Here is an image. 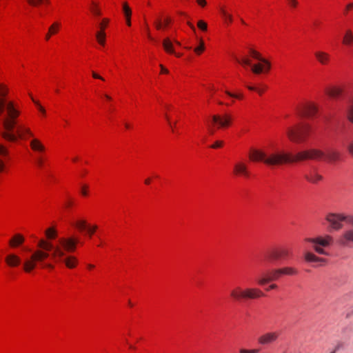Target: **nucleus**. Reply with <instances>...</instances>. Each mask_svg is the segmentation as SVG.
<instances>
[{"label":"nucleus","mask_w":353,"mask_h":353,"mask_svg":"<svg viewBox=\"0 0 353 353\" xmlns=\"http://www.w3.org/2000/svg\"><path fill=\"white\" fill-rule=\"evenodd\" d=\"M305 259L307 262H324L323 258L317 257L313 253L307 252L305 254Z\"/></svg>","instance_id":"23"},{"label":"nucleus","mask_w":353,"mask_h":353,"mask_svg":"<svg viewBox=\"0 0 353 353\" xmlns=\"http://www.w3.org/2000/svg\"><path fill=\"white\" fill-rule=\"evenodd\" d=\"M171 20L169 18H166L164 20V25L166 26L170 23Z\"/></svg>","instance_id":"61"},{"label":"nucleus","mask_w":353,"mask_h":353,"mask_svg":"<svg viewBox=\"0 0 353 353\" xmlns=\"http://www.w3.org/2000/svg\"><path fill=\"white\" fill-rule=\"evenodd\" d=\"M348 119L353 123V105L350 108L348 111Z\"/></svg>","instance_id":"43"},{"label":"nucleus","mask_w":353,"mask_h":353,"mask_svg":"<svg viewBox=\"0 0 353 353\" xmlns=\"http://www.w3.org/2000/svg\"><path fill=\"white\" fill-rule=\"evenodd\" d=\"M289 251L284 248H277L272 250L270 253V258L274 260L285 259L288 255Z\"/></svg>","instance_id":"16"},{"label":"nucleus","mask_w":353,"mask_h":353,"mask_svg":"<svg viewBox=\"0 0 353 353\" xmlns=\"http://www.w3.org/2000/svg\"><path fill=\"white\" fill-rule=\"evenodd\" d=\"M5 163L2 160L0 159V172H3L5 169Z\"/></svg>","instance_id":"54"},{"label":"nucleus","mask_w":353,"mask_h":353,"mask_svg":"<svg viewBox=\"0 0 353 353\" xmlns=\"http://www.w3.org/2000/svg\"><path fill=\"white\" fill-rule=\"evenodd\" d=\"M197 26L198 28L203 30V31H206L207 30V28H208V25L207 23L204 21H202V20H199L197 23Z\"/></svg>","instance_id":"36"},{"label":"nucleus","mask_w":353,"mask_h":353,"mask_svg":"<svg viewBox=\"0 0 353 353\" xmlns=\"http://www.w3.org/2000/svg\"><path fill=\"white\" fill-rule=\"evenodd\" d=\"M155 26L157 30H161L162 28V23L160 19H158L155 22Z\"/></svg>","instance_id":"48"},{"label":"nucleus","mask_w":353,"mask_h":353,"mask_svg":"<svg viewBox=\"0 0 353 353\" xmlns=\"http://www.w3.org/2000/svg\"><path fill=\"white\" fill-rule=\"evenodd\" d=\"M32 101L34 102L35 104H37L38 105V108H39V111L41 112H42L43 114H45V112H46L45 109L41 105H40L37 101H35L33 99H32Z\"/></svg>","instance_id":"49"},{"label":"nucleus","mask_w":353,"mask_h":353,"mask_svg":"<svg viewBox=\"0 0 353 353\" xmlns=\"http://www.w3.org/2000/svg\"><path fill=\"white\" fill-rule=\"evenodd\" d=\"M45 234L48 240H53L56 239L57 236V232L54 227H51L45 231Z\"/></svg>","instance_id":"26"},{"label":"nucleus","mask_w":353,"mask_h":353,"mask_svg":"<svg viewBox=\"0 0 353 353\" xmlns=\"http://www.w3.org/2000/svg\"><path fill=\"white\" fill-rule=\"evenodd\" d=\"M37 163L38 164L39 166L41 167L42 165H43V161L41 159V158H38L37 159Z\"/></svg>","instance_id":"56"},{"label":"nucleus","mask_w":353,"mask_h":353,"mask_svg":"<svg viewBox=\"0 0 353 353\" xmlns=\"http://www.w3.org/2000/svg\"><path fill=\"white\" fill-rule=\"evenodd\" d=\"M343 43L347 46L353 43V33L350 30L346 31L343 39Z\"/></svg>","instance_id":"27"},{"label":"nucleus","mask_w":353,"mask_h":353,"mask_svg":"<svg viewBox=\"0 0 353 353\" xmlns=\"http://www.w3.org/2000/svg\"><path fill=\"white\" fill-rule=\"evenodd\" d=\"M312 149H314V148H310V149H307V150H312ZM315 150H319L320 151H321L323 153V155L318 159H308L307 160H313V161H318V160H321L323 158H326V159L330 162V163H335L336 161H341V153L336 150V149H331V150H329L327 151V152L325 154L324 151L319 149V148H315ZM307 159H305V161H306Z\"/></svg>","instance_id":"9"},{"label":"nucleus","mask_w":353,"mask_h":353,"mask_svg":"<svg viewBox=\"0 0 353 353\" xmlns=\"http://www.w3.org/2000/svg\"><path fill=\"white\" fill-rule=\"evenodd\" d=\"M32 101L34 102L35 104H37L38 105V108H39V111L41 112H42L43 114H45V112H46L45 109L41 105H40L37 101H35L33 99H32Z\"/></svg>","instance_id":"50"},{"label":"nucleus","mask_w":353,"mask_h":353,"mask_svg":"<svg viewBox=\"0 0 353 353\" xmlns=\"http://www.w3.org/2000/svg\"><path fill=\"white\" fill-rule=\"evenodd\" d=\"M250 54L252 58L261 61L262 63L252 64L251 61L245 57L243 59H239L234 57V58L236 62L243 65V66H250L251 70L256 74H259L263 71H268L270 70V63L268 60L263 59L259 52L253 49H250Z\"/></svg>","instance_id":"4"},{"label":"nucleus","mask_w":353,"mask_h":353,"mask_svg":"<svg viewBox=\"0 0 353 353\" xmlns=\"http://www.w3.org/2000/svg\"><path fill=\"white\" fill-rule=\"evenodd\" d=\"M225 94H228V96L231 97H233V98H236V99H241L242 98V95L241 94H233L228 90L225 91Z\"/></svg>","instance_id":"40"},{"label":"nucleus","mask_w":353,"mask_h":353,"mask_svg":"<svg viewBox=\"0 0 353 353\" xmlns=\"http://www.w3.org/2000/svg\"><path fill=\"white\" fill-rule=\"evenodd\" d=\"M222 14L225 17L230 23L232 21V17L230 14H228L223 9L221 10Z\"/></svg>","instance_id":"38"},{"label":"nucleus","mask_w":353,"mask_h":353,"mask_svg":"<svg viewBox=\"0 0 353 353\" xmlns=\"http://www.w3.org/2000/svg\"><path fill=\"white\" fill-rule=\"evenodd\" d=\"M12 103V102H9L7 104H6V102L3 99H0V115L2 114L3 110L6 108L8 111L7 107L8 104Z\"/></svg>","instance_id":"37"},{"label":"nucleus","mask_w":353,"mask_h":353,"mask_svg":"<svg viewBox=\"0 0 353 353\" xmlns=\"http://www.w3.org/2000/svg\"><path fill=\"white\" fill-rule=\"evenodd\" d=\"M176 122H174V123L172 124V123H171V121H170V123H168V124H169V125L170 126V128H171V129H172V132H174V127H175V125H176Z\"/></svg>","instance_id":"59"},{"label":"nucleus","mask_w":353,"mask_h":353,"mask_svg":"<svg viewBox=\"0 0 353 353\" xmlns=\"http://www.w3.org/2000/svg\"><path fill=\"white\" fill-rule=\"evenodd\" d=\"M248 88L252 91H256L259 94H261L263 92V89L256 88L254 86H248Z\"/></svg>","instance_id":"42"},{"label":"nucleus","mask_w":353,"mask_h":353,"mask_svg":"<svg viewBox=\"0 0 353 353\" xmlns=\"http://www.w3.org/2000/svg\"><path fill=\"white\" fill-rule=\"evenodd\" d=\"M108 23V20L107 19H103L102 22L100 24L101 31H104L105 26Z\"/></svg>","instance_id":"45"},{"label":"nucleus","mask_w":353,"mask_h":353,"mask_svg":"<svg viewBox=\"0 0 353 353\" xmlns=\"http://www.w3.org/2000/svg\"><path fill=\"white\" fill-rule=\"evenodd\" d=\"M123 12L125 16V18L131 17L132 11L127 3H123Z\"/></svg>","instance_id":"33"},{"label":"nucleus","mask_w":353,"mask_h":353,"mask_svg":"<svg viewBox=\"0 0 353 353\" xmlns=\"http://www.w3.org/2000/svg\"><path fill=\"white\" fill-rule=\"evenodd\" d=\"M5 261L8 266L16 267L21 264V260L18 254L8 253L5 258Z\"/></svg>","instance_id":"14"},{"label":"nucleus","mask_w":353,"mask_h":353,"mask_svg":"<svg viewBox=\"0 0 353 353\" xmlns=\"http://www.w3.org/2000/svg\"><path fill=\"white\" fill-rule=\"evenodd\" d=\"M346 222L350 223L352 225H353V216H347L346 215Z\"/></svg>","instance_id":"51"},{"label":"nucleus","mask_w":353,"mask_h":353,"mask_svg":"<svg viewBox=\"0 0 353 353\" xmlns=\"http://www.w3.org/2000/svg\"><path fill=\"white\" fill-rule=\"evenodd\" d=\"M223 142L222 141H216L213 145H211L212 148L216 149L222 147Z\"/></svg>","instance_id":"39"},{"label":"nucleus","mask_w":353,"mask_h":353,"mask_svg":"<svg viewBox=\"0 0 353 353\" xmlns=\"http://www.w3.org/2000/svg\"><path fill=\"white\" fill-rule=\"evenodd\" d=\"M196 1L201 6L203 7L206 5L205 0H196Z\"/></svg>","instance_id":"55"},{"label":"nucleus","mask_w":353,"mask_h":353,"mask_svg":"<svg viewBox=\"0 0 353 353\" xmlns=\"http://www.w3.org/2000/svg\"><path fill=\"white\" fill-rule=\"evenodd\" d=\"M8 117L3 120V125L6 131L1 132V136L9 141L15 142L19 139H25L26 137H33V133L30 129L24 125H18L17 126L16 134L13 132L14 127L17 125L16 118L19 115V112L17 110L13 104H8Z\"/></svg>","instance_id":"3"},{"label":"nucleus","mask_w":353,"mask_h":353,"mask_svg":"<svg viewBox=\"0 0 353 353\" xmlns=\"http://www.w3.org/2000/svg\"><path fill=\"white\" fill-rule=\"evenodd\" d=\"M145 32H147V34H148V38H149L150 40H153V38L150 36V30H149V28H148V26H146V30H145Z\"/></svg>","instance_id":"58"},{"label":"nucleus","mask_w":353,"mask_h":353,"mask_svg":"<svg viewBox=\"0 0 353 353\" xmlns=\"http://www.w3.org/2000/svg\"><path fill=\"white\" fill-rule=\"evenodd\" d=\"M28 2L30 5L32 6H38L39 4H41L43 2H46V3H48V1H44V0H28Z\"/></svg>","instance_id":"35"},{"label":"nucleus","mask_w":353,"mask_h":353,"mask_svg":"<svg viewBox=\"0 0 353 353\" xmlns=\"http://www.w3.org/2000/svg\"><path fill=\"white\" fill-rule=\"evenodd\" d=\"M352 8H353V3H348L346 6V10H350Z\"/></svg>","instance_id":"60"},{"label":"nucleus","mask_w":353,"mask_h":353,"mask_svg":"<svg viewBox=\"0 0 353 353\" xmlns=\"http://www.w3.org/2000/svg\"><path fill=\"white\" fill-rule=\"evenodd\" d=\"M92 75L93 78H94V79H100L102 81L104 80V79L101 76H100L99 74H98L97 73H96L94 71L92 72Z\"/></svg>","instance_id":"46"},{"label":"nucleus","mask_w":353,"mask_h":353,"mask_svg":"<svg viewBox=\"0 0 353 353\" xmlns=\"http://www.w3.org/2000/svg\"><path fill=\"white\" fill-rule=\"evenodd\" d=\"M205 46H204V42L202 39H200V45L194 48V52L196 54H200L201 52L204 50Z\"/></svg>","instance_id":"34"},{"label":"nucleus","mask_w":353,"mask_h":353,"mask_svg":"<svg viewBox=\"0 0 353 353\" xmlns=\"http://www.w3.org/2000/svg\"><path fill=\"white\" fill-rule=\"evenodd\" d=\"M60 27V23L59 22H54L52 24V26L49 28L48 32L46 35V39H50L52 34H56L59 28Z\"/></svg>","instance_id":"24"},{"label":"nucleus","mask_w":353,"mask_h":353,"mask_svg":"<svg viewBox=\"0 0 353 353\" xmlns=\"http://www.w3.org/2000/svg\"><path fill=\"white\" fill-rule=\"evenodd\" d=\"M234 172L236 174L243 175L245 177H248L250 176L248 167L243 162H238L234 165Z\"/></svg>","instance_id":"15"},{"label":"nucleus","mask_w":353,"mask_h":353,"mask_svg":"<svg viewBox=\"0 0 353 353\" xmlns=\"http://www.w3.org/2000/svg\"><path fill=\"white\" fill-rule=\"evenodd\" d=\"M74 249V244H63L61 247L54 244H39L38 249L24 262V270L30 272L35 268L37 263H42L48 259L61 258L65 256V252H72Z\"/></svg>","instance_id":"2"},{"label":"nucleus","mask_w":353,"mask_h":353,"mask_svg":"<svg viewBox=\"0 0 353 353\" xmlns=\"http://www.w3.org/2000/svg\"><path fill=\"white\" fill-rule=\"evenodd\" d=\"M96 37L99 44L104 46L105 39V33L104 31H99L96 33Z\"/></svg>","instance_id":"30"},{"label":"nucleus","mask_w":353,"mask_h":353,"mask_svg":"<svg viewBox=\"0 0 353 353\" xmlns=\"http://www.w3.org/2000/svg\"><path fill=\"white\" fill-rule=\"evenodd\" d=\"M314 251L319 254L330 255V244H314Z\"/></svg>","instance_id":"17"},{"label":"nucleus","mask_w":353,"mask_h":353,"mask_svg":"<svg viewBox=\"0 0 353 353\" xmlns=\"http://www.w3.org/2000/svg\"><path fill=\"white\" fill-rule=\"evenodd\" d=\"M325 92L329 97L332 98H337L340 96L342 92V90L338 87H332L327 88Z\"/></svg>","instance_id":"22"},{"label":"nucleus","mask_w":353,"mask_h":353,"mask_svg":"<svg viewBox=\"0 0 353 353\" xmlns=\"http://www.w3.org/2000/svg\"><path fill=\"white\" fill-rule=\"evenodd\" d=\"M278 288L277 285L276 284H272L269 286V288L267 289L268 290H274V289H276Z\"/></svg>","instance_id":"57"},{"label":"nucleus","mask_w":353,"mask_h":353,"mask_svg":"<svg viewBox=\"0 0 353 353\" xmlns=\"http://www.w3.org/2000/svg\"><path fill=\"white\" fill-rule=\"evenodd\" d=\"M296 111L301 117H313L317 112V108L312 103L305 104L297 107Z\"/></svg>","instance_id":"11"},{"label":"nucleus","mask_w":353,"mask_h":353,"mask_svg":"<svg viewBox=\"0 0 353 353\" xmlns=\"http://www.w3.org/2000/svg\"><path fill=\"white\" fill-rule=\"evenodd\" d=\"M334 241L331 235L325 234L324 236H318L316 239H313L312 243H330Z\"/></svg>","instance_id":"25"},{"label":"nucleus","mask_w":353,"mask_h":353,"mask_svg":"<svg viewBox=\"0 0 353 353\" xmlns=\"http://www.w3.org/2000/svg\"><path fill=\"white\" fill-rule=\"evenodd\" d=\"M259 349H252L250 350V353H259Z\"/></svg>","instance_id":"64"},{"label":"nucleus","mask_w":353,"mask_h":353,"mask_svg":"<svg viewBox=\"0 0 353 353\" xmlns=\"http://www.w3.org/2000/svg\"><path fill=\"white\" fill-rule=\"evenodd\" d=\"M314 56L317 61L322 65H327L330 61V55L323 51H316Z\"/></svg>","instance_id":"19"},{"label":"nucleus","mask_w":353,"mask_h":353,"mask_svg":"<svg viewBox=\"0 0 353 353\" xmlns=\"http://www.w3.org/2000/svg\"><path fill=\"white\" fill-rule=\"evenodd\" d=\"M72 226L81 232L87 240H91L98 229L97 225H91L83 218L77 219L72 223Z\"/></svg>","instance_id":"8"},{"label":"nucleus","mask_w":353,"mask_h":353,"mask_svg":"<svg viewBox=\"0 0 353 353\" xmlns=\"http://www.w3.org/2000/svg\"><path fill=\"white\" fill-rule=\"evenodd\" d=\"M240 353H250V350L241 349Z\"/></svg>","instance_id":"62"},{"label":"nucleus","mask_w":353,"mask_h":353,"mask_svg":"<svg viewBox=\"0 0 353 353\" xmlns=\"http://www.w3.org/2000/svg\"><path fill=\"white\" fill-rule=\"evenodd\" d=\"M281 274H287V275H296L298 274V270L294 268L287 267L279 269Z\"/></svg>","instance_id":"29"},{"label":"nucleus","mask_w":353,"mask_h":353,"mask_svg":"<svg viewBox=\"0 0 353 353\" xmlns=\"http://www.w3.org/2000/svg\"><path fill=\"white\" fill-rule=\"evenodd\" d=\"M288 1H289L290 4L292 7H296L298 5V1L296 0H288Z\"/></svg>","instance_id":"53"},{"label":"nucleus","mask_w":353,"mask_h":353,"mask_svg":"<svg viewBox=\"0 0 353 353\" xmlns=\"http://www.w3.org/2000/svg\"><path fill=\"white\" fill-rule=\"evenodd\" d=\"M81 194L84 196L87 195V191L85 190V187H83L81 190Z\"/></svg>","instance_id":"63"},{"label":"nucleus","mask_w":353,"mask_h":353,"mask_svg":"<svg viewBox=\"0 0 353 353\" xmlns=\"http://www.w3.org/2000/svg\"><path fill=\"white\" fill-rule=\"evenodd\" d=\"M325 221L329 231H339L346 222V215L343 213L328 212L325 216Z\"/></svg>","instance_id":"7"},{"label":"nucleus","mask_w":353,"mask_h":353,"mask_svg":"<svg viewBox=\"0 0 353 353\" xmlns=\"http://www.w3.org/2000/svg\"><path fill=\"white\" fill-rule=\"evenodd\" d=\"M323 155L321 151L315 149L302 150L294 155L279 150L268 154L263 151L253 150L250 154V159L254 161H263L268 165L274 166L303 161L308 159H318Z\"/></svg>","instance_id":"1"},{"label":"nucleus","mask_w":353,"mask_h":353,"mask_svg":"<svg viewBox=\"0 0 353 353\" xmlns=\"http://www.w3.org/2000/svg\"><path fill=\"white\" fill-rule=\"evenodd\" d=\"M347 151L353 157V141L347 145Z\"/></svg>","instance_id":"44"},{"label":"nucleus","mask_w":353,"mask_h":353,"mask_svg":"<svg viewBox=\"0 0 353 353\" xmlns=\"http://www.w3.org/2000/svg\"><path fill=\"white\" fill-rule=\"evenodd\" d=\"M279 337L276 332H266L258 338V343L261 345H267L275 342Z\"/></svg>","instance_id":"13"},{"label":"nucleus","mask_w":353,"mask_h":353,"mask_svg":"<svg viewBox=\"0 0 353 353\" xmlns=\"http://www.w3.org/2000/svg\"><path fill=\"white\" fill-rule=\"evenodd\" d=\"M343 238L347 241H353V229L345 231L343 234Z\"/></svg>","instance_id":"31"},{"label":"nucleus","mask_w":353,"mask_h":353,"mask_svg":"<svg viewBox=\"0 0 353 353\" xmlns=\"http://www.w3.org/2000/svg\"><path fill=\"white\" fill-rule=\"evenodd\" d=\"M8 154V150L6 148L0 144V155L6 156Z\"/></svg>","instance_id":"41"},{"label":"nucleus","mask_w":353,"mask_h":353,"mask_svg":"<svg viewBox=\"0 0 353 353\" xmlns=\"http://www.w3.org/2000/svg\"><path fill=\"white\" fill-rule=\"evenodd\" d=\"M91 11L93 12L94 14L95 15H100L101 14V12H100V10L97 8L96 7H93L91 8Z\"/></svg>","instance_id":"47"},{"label":"nucleus","mask_w":353,"mask_h":353,"mask_svg":"<svg viewBox=\"0 0 353 353\" xmlns=\"http://www.w3.org/2000/svg\"><path fill=\"white\" fill-rule=\"evenodd\" d=\"M310 130V126L308 124L297 125L288 128L286 134L290 141L294 143H302L306 140Z\"/></svg>","instance_id":"5"},{"label":"nucleus","mask_w":353,"mask_h":353,"mask_svg":"<svg viewBox=\"0 0 353 353\" xmlns=\"http://www.w3.org/2000/svg\"><path fill=\"white\" fill-rule=\"evenodd\" d=\"M231 297L235 301L246 299H258L264 296L263 292L259 288H245L236 287L230 292Z\"/></svg>","instance_id":"6"},{"label":"nucleus","mask_w":353,"mask_h":353,"mask_svg":"<svg viewBox=\"0 0 353 353\" xmlns=\"http://www.w3.org/2000/svg\"><path fill=\"white\" fill-rule=\"evenodd\" d=\"M24 240V237L21 234H17L8 243H23Z\"/></svg>","instance_id":"32"},{"label":"nucleus","mask_w":353,"mask_h":353,"mask_svg":"<svg viewBox=\"0 0 353 353\" xmlns=\"http://www.w3.org/2000/svg\"><path fill=\"white\" fill-rule=\"evenodd\" d=\"M305 178L310 183H317L319 181L322 180L323 176L316 171L312 170L305 175Z\"/></svg>","instance_id":"18"},{"label":"nucleus","mask_w":353,"mask_h":353,"mask_svg":"<svg viewBox=\"0 0 353 353\" xmlns=\"http://www.w3.org/2000/svg\"><path fill=\"white\" fill-rule=\"evenodd\" d=\"M65 265L69 268H73L76 266L77 259L74 256H68L63 260Z\"/></svg>","instance_id":"28"},{"label":"nucleus","mask_w":353,"mask_h":353,"mask_svg":"<svg viewBox=\"0 0 353 353\" xmlns=\"http://www.w3.org/2000/svg\"><path fill=\"white\" fill-rule=\"evenodd\" d=\"M163 46L164 50L171 54H174L176 57H179L181 56V54H176L174 52L173 43L169 38H166L163 41Z\"/></svg>","instance_id":"20"},{"label":"nucleus","mask_w":353,"mask_h":353,"mask_svg":"<svg viewBox=\"0 0 353 353\" xmlns=\"http://www.w3.org/2000/svg\"><path fill=\"white\" fill-rule=\"evenodd\" d=\"M281 275L279 269L272 270L271 272L263 274L261 277L256 279L259 285H264L269 282L276 280Z\"/></svg>","instance_id":"10"},{"label":"nucleus","mask_w":353,"mask_h":353,"mask_svg":"<svg viewBox=\"0 0 353 353\" xmlns=\"http://www.w3.org/2000/svg\"><path fill=\"white\" fill-rule=\"evenodd\" d=\"M30 147L32 150L36 152H43L45 148L41 142L37 139H33L30 141Z\"/></svg>","instance_id":"21"},{"label":"nucleus","mask_w":353,"mask_h":353,"mask_svg":"<svg viewBox=\"0 0 353 353\" xmlns=\"http://www.w3.org/2000/svg\"><path fill=\"white\" fill-rule=\"evenodd\" d=\"M212 121L217 124L218 128H228L232 122V117L229 114L218 115L214 114L212 117Z\"/></svg>","instance_id":"12"},{"label":"nucleus","mask_w":353,"mask_h":353,"mask_svg":"<svg viewBox=\"0 0 353 353\" xmlns=\"http://www.w3.org/2000/svg\"><path fill=\"white\" fill-rule=\"evenodd\" d=\"M160 68L161 73L168 74L169 72L168 70L164 68L163 65L161 64Z\"/></svg>","instance_id":"52"}]
</instances>
